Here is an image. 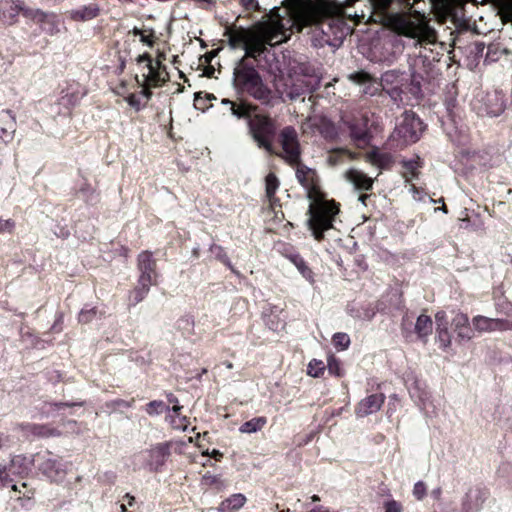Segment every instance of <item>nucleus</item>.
<instances>
[{
    "mask_svg": "<svg viewBox=\"0 0 512 512\" xmlns=\"http://www.w3.org/2000/svg\"><path fill=\"white\" fill-rule=\"evenodd\" d=\"M368 20L409 39L420 41L426 31L424 16L419 12L412 13L411 0H369Z\"/></svg>",
    "mask_w": 512,
    "mask_h": 512,
    "instance_id": "1",
    "label": "nucleus"
},
{
    "mask_svg": "<svg viewBox=\"0 0 512 512\" xmlns=\"http://www.w3.org/2000/svg\"><path fill=\"white\" fill-rule=\"evenodd\" d=\"M296 178L300 185L307 191V197L311 200L308 209V228L314 239L318 242L324 240V233L333 228L335 216L339 213V204L335 200H327L319 183L317 172L303 164L301 161L295 166Z\"/></svg>",
    "mask_w": 512,
    "mask_h": 512,
    "instance_id": "2",
    "label": "nucleus"
},
{
    "mask_svg": "<svg viewBox=\"0 0 512 512\" xmlns=\"http://www.w3.org/2000/svg\"><path fill=\"white\" fill-rule=\"evenodd\" d=\"M258 67L236 62L233 69V87L238 94L250 96L262 105L271 106L273 91L264 82Z\"/></svg>",
    "mask_w": 512,
    "mask_h": 512,
    "instance_id": "3",
    "label": "nucleus"
},
{
    "mask_svg": "<svg viewBox=\"0 0 512 512\" xmlns=\"http://www.w3.org/2000/svg\"><path fill=\"white\" fill-rule=\"evenodd\" d=\"M341 10L336 0H295L294 24L301 31L304 27L321 24Z\"/></svg>",
    "mask_w": 512,
    "mask_h": 512,
    "instance_id": "4",
    "label": "nucleus"
},
{
    "mask_svg": "<svg viewBox=\"0 0 512 512\" xmlns=\"http://www.w3.org/2000/svg\"><path fill=\"white\" fill-rule=\"evenodd\" d=\"M249 133L259 148L275 153L273 141L277 135V122L266 112L256 111L248 121Z\"/></svg>",
    "mask_w": 512,
    "mask_h": 512,
    "instance_id": "5",
    "label": "nucleus"
},
{
    "mask_svg": "<svg viewBox=\"0 0 512 512\" xmlns=\"http://www.w3.org/2000/svg\"><path fill=\"white\" fill-rule=\"evenodd\" d=\"M425 128L423 121L414 112L405 111L401 123L394 130V136L403 145L413 144L421 138Z\"/></svg>",
    "mask_w": 512,
    "mask_h": 512,
    "instance_id": "6",
    "label": "nucleus"
},
{
    "mask_svg": "<svg viewBox=\"0 0 512 512\" xmlns=\"http://www.w3.org/2000/svg\"><path fill=\"white\" fill-rule=\"evenodd\" d=\"M279 142L282 152H276V155L284 159L290 166H295L301 160V147L298 134L293 126L284 127L279 134Z\"/></svg>",
    "mask_w": 512,
    "mask_h": 512,
    "instance_id": "7",
    "label": "nucleus"
},
{
    "mask_svg": "<svg viewBox=\"0 0 512 512\" xmlns=\"http://www.w3.org/2000/svg\"><path fill=\"white\" fill-rule=\"evenodd\" d=\"M136 63L141 67V77L143 83H150V86L162 87L168 81H170V76L168 72H161L159 68L153 67V58L151 54L145 52L139 55L136 58Z\"/></svg>",
    "mask_w": 512,
    "mask_h": 512,
    "instance_id": "8",
    "label": "nucleus"
},
{
    "mask_svg": "<svg viewBox=\"0 0 512 512\" xmlns=\"http://www.w3.org/2000/svg\"><path fill=\"white\" fill-rule=\"evenodd\" d=\"M9 23L12 24L16 22L17 16L19 13H22L23 16L32 19L34 22L41 25L43 30H46L45 25L54 26L56 21V16L53 14H48L39 9H31L25 8L23 3L17 0V2L13 3L10 6V9L7 11Z\"/></svg>",
    "mask_w": 512,
    "mask_h": 512,
    "instance_id": "9",
    "label": "nucleus"
},
{
    "mask_svg": "<svg viewBox=\"0 0 512 512\" xmlns=\"http://www.w3.org/2000/svg\"><path fill=\"white\" fill-rule=\"evenodd\" d=\"M171 442H162L153 445L146 451L147 458L145 467L153 473H158L163 470L165 463L171 456Z\"/></svg>",
    "mask_w": 512,
    "mask_h": 512,
    "instance_id": "10",
    "label": "nucleus"
},
{
    "mask_svg": "<svg viewBox=\"0 0 512 512\" xmlns=\"http://www.w3.org/2000/svg\"><path fill=\"white\" fill-rule=\"evenodd\" d=\"M243 49L245 54L237 62L258 66H260L262 59L265 58V54L269 52L268 48L264 45L257 33L252 35L247 44L244 45Z\"/></svg>",
    "mask_w": 512,
    "mask_h": 512,
    "instance_id": "11",
    "label": "nucleus"
},
{
    "mask_svg": "<svg viewBox=\"0 0 512 512\" xmlns=\"http://www.w3.org/2000/svg\"><path fill=\"white\" fill-rule=\"evenodd\" d=\"M138 280L157 285V263L151 251H142L137 257Z\"/></svg>",
    "mask_w": 512,
    "mask_h": 512,
    "instance_id": "12",
    "label": "nucleus"
},
{
    "mask_svg": "<svg viewBox=\"0 0 512 512\" xmlns=\"http://www.w3.org/2000/svg\"><path fill=\"white\" fill-rule=\"evenodd\" d=\"M257 34L267 48L268 46L274 47L286 40L283 25L279 22L259 24Z\"/></svg>",
    "mask_w": 512,
    "mask_h": 512,
    "instance_id": "13",
    "label": "nucleus"
},
{
    "mask_svg": "<svg viewBox=\"0 0 512 512\" xmlns=\"http://www.w3.org/2000/svg\"><path fill=\"white\" fill-rule=\"evenodd\" d=\"M350 136L358 146L369 145L372 134L369 129V119L365 116L353 118L349 125Z\"/></svg>",
    "mask_w": 512,
    "mask_h": 512,
    "instance_id": "14",
    "label": "nucleus"
},
{
    "mask_svg": "<svg viewBox=\"0 0 512 512\" xmlns=\"http://www.w3.org/2000/svg\"><path fill=\"white\" fill-rule=\"evenodd\" d=\"M222 104L229 106L231 114L238 119H246L247 121L252 118L256 111H259V106L249 102L244 98H238L237 100L223 99Z\"/></svg>",
    "mask_w": 512,
    "mask_h": 512,
    "instance_id": "15",
    "label": "nucleus"
},
{
    "mask_svg": "<svg viewBox=\"0 0 512 512\" xmlns=\"http://www.w3.org/2000/svg\"><path fill=\"white\" fill-rule=\"evenodd\" d=\"M11 495L10 498L19 502L22 508H28L32 503L35 495V489L30 483L26 481H14L10 483Z\"/></svg>",
    "mask_w": 512,
    "mask_h": 512,
    "instance_id": "16",
    "label": "nucleus"
},
{
    "mask_svg": "<svg viewBox=\"0 0 512 512\" xmlns=\"http://www.w3.org/2000/svg\"><path fill=\"white\" fill-rule=\"evenodd\" d=\"M475 330L479 332L504 331L512 329V323L505 319H493L477 315L472 319Z\"/></svg>",
    "mask_w": 512,
    "mask_h": 512,
    "instance_id": "17",
    "label": "nucleus"
},
{
    "mask_svg": "<svg viewBox=\"0 0 512 512\" xmlns=\"http://www.w3.org/2000/svg\"><path fill=\"white\" fill-rule=\"evenodd\" d=\"M383 393H375L362 399L355 408L358 417H365L379 411L385 402Z\"/></svg>",
    "mask_w": 512,
    "mask_h": 512,
    "instance_id": "18",
    "label": "nucleus"
},
{
    "mask_svg": "<svg viewBox=\"0 0 512 512\" xmlns=\"http://www.w3.org/2000/svg\"><path fill=\"white\" fill-rule=\"evenodd\" d=\"M451 326L460 341H468L473 337V330L467 314L457 312L452 319Z\"/></svg>",
    "mask_w": 512,
    "mask_h": 512,
    "instance_id": "19",
    "label": "nucleus"
},
{
    "mask_svg": "<svg viewBox=\"0 0 512 512\" xmlns=\"http://www.w3.org/2000/svg\"><path fill=\"white\" fill-rule=\"evenodd\" d=\"M16 131V120L10 110H2L0 112V141L10 142Z\"/></svg>",
    "mask_w": 512,
    "mask_h": 512,
    "instance_id": "20",
    "label": "nucleus"
},
{
    "mask_svg": "<svg viewBox=\"0 0 512 512\" xmlns=\"http://www.w3.org/2000/svg\"><path fill=\"white\" fill-rule=\"evenodd\" d=\"M348 314L354 319L362 321H370L378 312V307L374 303L349 305Z\"/></svg>",
    "mask_w": 512,
    "mask_h": 512,
    "instance_id": "21",
    "label": "nucleus"
},
{
    "mask_svg": "<svg viewBox=\"0 0 512 512\" xmlns=\"http://www.w3.org/2000/svg\"><path fill=\"white\" fill-rule=\"evenodd\" d=\"M85 94V92H81L79 89L67 88L62 90L61 96L58 99V104L63 106L70 114L71 111L80 103Z\"/></svg>",
    "mask_w": 512,
    "mask_h": 512,
    "instance_id": "22",
    "label": "nucleus"
},
{
    "mask_svg": "<svg viewBox=\"0 0 512 512\" xmlns=\"http://www.w3.org/2000/svg\"><path fill=\"white\" fill-rule=\"evenodd\" d=\"M253 34V32L243 27L229 28L225 33L228 36L230 46L233 48H243Z\"/></svg>",
    "mask_w": 512,
    "mask_h": 512,
    "instance_id": "23",
    "label": "nucleus"
},
{
    "mask_svg": "<svg viewBox=\"0 0 512 512\" xmlns=\"http://www.w3.org/2000/svg\"><path fill=\"white\" fill-rule=\"evenodd\" d=\"M247 502V498L242 493H234L221 501L216 508L217 512H238Z\"/></svg>",
    "mask_w": 512,
    "mask_h": 512,
    "instance_id": "24",
    "label": "nucleus"
},
{
    "mask_svg": "<svg viewBox=\"0 0 512 512\" xmlns=\"http://www.w3.org/2000/svg\"><path fill=\"white\" fill-rule=\"evenodd\" d=\"M36 461L38 462L39 470L48 477H53L59 474L60 472V461L56 458H53L50 453L44 456H37Z\"/></svg>",
    "mask_w": 512,
    "mask_h": 512,
    "instance_id": "25",
    "label": "nucleus"
},
{
    "mask_svg": "<svg viewBox=\"0 0 512 512\" xmlns=\"http://www.w3.org/2000/svg\"><path fill=\"white\" fill-rule=\"evenodd\" d=\"M346 176L358 190L369 191L373 188V179L360 170L350 169Z\"/></svg>",
    "mask_w": 512,
    "mask_h": 512,
    "instance_id": "26",
    "label": "nucleus"
},
{
    "mask_svg": "<svg viewBox=\"0 0 512 512\" xmlns=\"http://www.w3.org/2000/svg\"><path fill=\"white\" fill-rule=\"evenodd\" d=\"M100 14V7L96 3L82 6L70 12L71 19L75 21H87L96 18Z\"/></svg>",
    "mask_w": 512,
    "mask_h": 512,
    "instance_id": "27",
    "label": "nucleus"
},
{
    "mask_svg": "<svg viewBox=\"0 0 512 512\" xmlns=\"http://www.w3.org/2000/svg\"><path fill=\"white\" fill-rule=\"evenodd\" d=\"M402 167L404 168L403 177L406 182H410L413 179H417L420 175V169L423 167V160L416 155L414 159L403 160L401 162Z\"/></svg>",
    "mask_w": 512,
    "mask_h": 512,
    "instance_id": "28",
    "label": "nucleus"
},
{
    "mask_svg": "<svg viewBox=\"0 0 512 512\" xmlns=\"http://www.w3.org/2000/svg\"><path fill=\"white\" fill-rule=\"evenodd\" d=\"M25 429L34 436L41 438L58 437L61 432L51 424H27Z\"/></svg>",
    "mask_w": 512,
    "mask_h": 512,
    "instance_id": "29",
    "label": "nucleus"
},
{
    "mask_svg": "<svg viewBox=\"0 0 512 512\" xmlns=\"http://www.w3.org/2000/svg\"><path fill=\"white\" fill-rule=\"evenodd\" d=\"M367 161L380 169H387L392 163V157L389 153H382L377 148H374L366 155Z\"/></svg>",
    "mask_w": 512,
    "mask_h": 512,
    "instance_id": "30",
    "label": "nucleus"
},
{
    "mask_svg": "<svg viewBox=\"0 0 512 512\" xmlns=\"http://www.w3.org/2000/svg\"><path fill=\"white\" fill-rule=\"evenodd\" d=\"M286 258L297 267L298 271L305 279L310 282L313 281L314 273L299 253L286 254Z\"/></svg>",
    "mask_w": 512,
    "mask_h": 512,
    "instance_id": "31",
    "label": "nucleus"
},
{
    "mask_svg": "<svg viewBox=\"0 0 512 512\" xmlns=\"http://www.w3.org/2000/svg\"><path fill=\"white\" fill-rule=\"evenodd\" d=\"M153 284L143 282L141 280H138V285L129 293V302L130 305H137L141 301L144 300V298L147 296V294L150 291V287Z\"/></svg>",
    "mask_w": 512,
    "mask_h": 512,
    "instance_id": "32",
    "label": "nucleus"
},
{
    "mask_svg": "<svg viewBox=\"0 0 512 512\" xmlns=\"http://www.w3.org/2000/svg\"><path fill=\"white\" fill-rule=\"evenodd\" d=\"M433 322L430 316L421 314L415 323V332L419 338H426L432 333Z\"/></svg>",
    "mask_w": 512,
    "mask_h": 512,
    "instance_id": "33",
    "label": "nucleus"
},
{
    "mask_svg": "<svg viewBox=\"0 0 512 512\" xmlns=\"http://www.w3.org/2000/svg\"><path fill=\"white\" fill-rule=\"evenodd\" d=\"M267 424V418L265 416H259L252 418L249 421L244 422L240 428L239 431L241 433H255L258 431H261L265 425Z\"/></svg>",
    "mask_w": 512,
    "mask_h": 512,
    "instance_id": "34",
    "label": "nucleus"
},
{
    "mask_svg": "<svg viewBox=\"0 0 512 512\" xmlns=\"http://www.w3.org/2000/svg\"><path fill=\"white\" fill-rule=\"evenodd\" d=\"M379 83L383 90L389 87L402 85V73L397 70L386 71L382 74Z\"/></svg>",
    "mask_w": 512,
    "mask_h": 512,
    "instance_id": "35",
    "label": "nucleus"
},
{
    "mask_svg": "<svg viewBox=\"0 0 512 512\" xmlns=\"http://www.w3.org/2000/svg\"><path fill=\"white\" fill-rule=\"evenodd\" d=\"M202 483L216 492H221L227 487L226 481L220 475H214L210 472L203 475Z\"/></svg>",
    "mask_w": 512,
    "mask_h": 512,
    "instance_id": "36",
    "label": "nucleus"
},
{
    "mask_svg": "<svg viewBox=\"0 0 512 512\" xmlns=\"http://www.w3.org/2000/svg\"><path fill=\"white\" fill-rule=\"evenodd\" d=\"M129 33L133 34L134 36H139L140 41L149 47H153L157 40L155 32L152 28L140 29L138 27H134Z\"/></svg>",
    "mask_w": 512,
    "mask_h": 512,
    "instance_id": "37",
    "label": "nucleus"
},
{
    "mask_svg": "<svg viewBox=\"0 0 512 512\" xmlns=\"http://www.w3.org/2000/svg\"><path fill=\"white\" fill-rule=\"evenodd\" d=\"M23 459L20 456H14L9 465H0V488L2 486H9L13 482L10 478L9 473L12 472V468L16 463L21 462Z\"/></svg>",
    "mask_w": 512,
    "mask_h": 512,
    "instance_id": "38",
    "label": "nucleus"
},
{
    "mask_svg": "<svg viewBox=\"0 0 512 512\" xmlns=\"http://www.w3.org/2000/svg\"><path fill=\"white\" fill-rule=\"evenodd\" d=\"M345 158H354V154L346 148H336L330 151L328 163L332 166L343 163Z\"/></svg>",
    "mask_w": 512,
    "mask_h": 512,
    "instance_id": "39",
    "label": "nucleus"
},
{
    "mask_svg": "<svg viewBox=\"0 0 512 512\" xmlns=\"http://www.w3.org/2000/svg\"><path fill=\"white\" fill-rule=\"evenodd\" d=\"M145 412L150 415H159L163 412H169L170 407L166 405L162 400H153L145 405Z\"/></svg>",
    "mask_w": 512,
    "mask_h": 512,
    "instance_id": "40",
    "label": "nucleus"
},
{
    "mask_svg": "<svg viewBox=\"0 0 512 512\" xmlns=\"http://www.w3.org/2000/svg\"><path fill=\"white\" fill-rule=\"evenodd\" d=\"M437 340L439 346L442 349H447L451 345V335L446 325L441 327V324L437 325Z\"/></svg>",
    "mask_w": 512,
    "mask_h": 512,
    "instance_id": "41",
    "label": "nucleus"
},
{
    "mask_svg": "<svg viewBox=\"0 0 512 512\" xmlns=\"http://www.w3.org/2000/svg\"><path fill=\"white\" fill-rule=\"evenodd\" d=\"M280 186V181L275 173L270 172L265 177V193L266 196L276 194L278 188Z\"/></svg>",
    "mask_w": 512,
    "mask_h": 512,
    "instance_id": "42",
    "label": "nucleus"
},
{
    "mask_svg": "<svg viewBox=\"0 0 512 512\" xmlns=\"http://www.w3.org/2000/svg\"><path fill=\"white\" fill-rule=\"evenodd\" d=\"M332 343L338 351H343L349 347L350 337L346 333L338 332L333 335Z\"/></svg>",
    "mask_w": 512,
    "mask_h": 512,
    "instance_id": "43",
    "label": "nucleus"
},
{
    "mask_svg": "<svg viewBox=\"0 0 512 512\" xmlns=\"http://www.w3.org/2000/svg\"><path fill=\"white\" fill-rule=\"evenodd\" d=\"M135 80H136V83L139 87H141V90L138 92L141 96V98H144L145 99V103L146 105L148 104V102L151 100L152 96H153V92H152V89L153 88H158L157 86H150V83H143L142 80L140 79V76L136 75L135 76Z\"/></svg>",
    "mask_w": 512,
    "mask_h": 512,
    "instance_id": "44",
    "label": "nucleus"
},
{
    "mask_svg": "<svg viewBox=\"0 0 512 512\" xmlns=\"http://www.w3.org/2000/svg\"><path fill=\"white\" fill-rule=\"evenodd\" d=\"M325 368L323 361L312 359L308 364V374L318 378L324 374Z\"/></svg>",
    "mask_w": 512,
    "mask_h": 512,
    "instance_id": "45",
    "label": "nucleus"
},
{
    "mask_svg": "<svg viewBox=\"0 0 512 512\" xmlns=\"http://www.w3.org/2000/svg\"><path fill=\"white\" fill-rule=\"evenodd\" d=\"M126 102L131 106L135 111L139 112L144 109L147 105L139 93H131L127 97H125Z\"/></svg>",
    "mask_w": 512,
    "mask_h": 512,
    "instance_id": "46",
    "label": "nucleus"
},
{
    "mask_svg": "<svg viewBox=\"0 0 512 512\" xmlns=\"http://www.w3.org/2000/svg\"><path fill=\"white\" fill-rule=\"evenodd\" d=\"M327 368L331 375H335L337 377H342L344 375L340 361L333 355L328 358Z\"/></svg>",
    "mask_w": 512,
    "mask_h": 512,
    "instance_id": "47",
    "label": "nucleus"
},
{
    "mask_svg": "<svg viewBox=\"0 0 512 512\" xmlns=\"http://www.w3.org/2000/svg\"><path fill=\"white\" fill-rule=\"evenodd\" d=\"M266 325L271 329L272 331L278 332L285 328V321L280 319L277 315L270 314L268 315L266 319Z\"/></svg>",
    "mask_w": 512,
    "mask_h": 512,
    "instance_id": "48",
    "label": "nucleus"
},
{
    "mask_svg": "<svg viewBox=\"0 0 512 512\" xmlns=\"http://www.w3.org/2000/svg\"><path fill=\"white\" fill-rule=\"evenodd\" d=\"M356 84L363 85L372 82L373 76L365 71H358L349 76Z\"/></svg>",
    "mask_w": 512,
    "mask_h": 512,
    "instance_id": "49",
    "label": "nucleus"
},
{
    "mask_svg": "<svg viewBox=\"0 0 512 512\" xmlns=\"http://www.w3.org/2000/svg\"><path fill=\"white\" fill-rule=\"evenodd\" d=\"M97 310L96 308H91L87 310H81L78 316V321L83 324H87L91 322L96 316Z\"/></svg>",
    "mask_w": 512,
    "mask_h": 512,
    "instance_id": "50",
    "label": "nucleus"
},
{
    "mask_svg": "<svg viewBox=\"0 0 512 512\" xmlns=\"http://www.w3.org/2000/svg\"><path fill=\"white\" fill-rule=\"evenodd\" d=\"M367 84H368V86H366L363 91L365 94L374 96V95L379 94L381 91H383L381 84L375 78H373L372 82L367 83Z\"/></svg>",
    "mask_w": 512,
    "mask_h": 512,
    "instance_id": "51",
    "label": "nucleus"
},
{
    "mask_svg": "<svg viewBox=\"0 0 512 512\" xmlns=\"http://www.w3.org/2000/svg\"><path fill=\"white\" fill-rule=\"evenodd\" d=\"M427 494V487L423 481H418L413 487V495L417 500H422Z\"/></svg>",
    "mask_w": 512,
    "mask_h": 512,
    "instance_id": "52",
    "label": "nucleus"
},
{
    "mask_svg": "<svg viewBox=\"0 0 512 512\" xmlns=\"http://www.w3.org/2000/svg\"><path fill=\"white\" fill-rule=\"evenodd\" d=\"M495 100H496V104L493 108H488L487 110V113L491 116H499L500 114H502L505 110V104H504V101L499 98V97H495Z\"/></svg>",
    "mask_w": 512,
    "mask_h": 512,
    "instance_id": "53",
    "label": "nucleus"
},
{
    "mask_svg": "<svg viewBox=\"0 0 512 512\" xmlns=\"http://www.w3.org/2000/svg\"><path fill=\"white\" fill-rule=\"evenodd\" d=\"M401 86L402 85H397V86L389 87V88L384 89L383 91H385L391 97V99L394 102H398V101L401 102L402 101V89H401Z\"/></svg>",
    "mask_w": 512,
    "mask_h": 512,
    "instance_id": "54",
    "label": "nucleus"
},
{
    "mask_svg": "<svg viewBox=\"0 0 512 512\" xmlns=\"http://www.w3.org/2000/svg\"><path fill=\"white\" fill-rule=\"evenodd\" d=\"M15 229V222L12 219L3 220L0 218V234L4 232L12 233Z\"/></svg>",
    "mask_w": 512,
    "mask_h": 512,
    "instance_id": "55",
    "label": "nucleus"
},
{
    "mask_svg": "<svg viewBox=\"0 0 512 512\" xmlns=\"http://www.w3.org/2000/svg\"><path fill=\"white\" fill-rule=\"evenodd\" d=\"M385 512H402V505L395 501L390 500L384 504Z\"/></svg>",
    "mask_w": 512,
    "mask_h": 512,
    "instance_id": "56",
    "label": "nucleus"
},
{
    "mask_svg": "<svg viewBox=\"0 0 512 512\" xmlns=\"http://www.w3.org/2000/svg\"><path fill=\"white\" fill-rule=\"evenodd\" d=\"M444 103L447 108V111L451 114L453 112V109L457 105L456 97L449 93V95L446 96Z\"/></svg>",
    "mask_w": 512,
    "mask_h": 512,
    "instance_id": "57",
    "label": "nucleus"
},
{
    "mask_svg": "<svg viewBox=\"0 0 512 512\" xmlns=\"http://www.w3.org/2000/svg\"><path fill=\"white\" fill-rule=\"evenodd\" d=\"M476 493H477V503H476V505L477 506H481L483 504V502L485 501V499L487 498L489 492L485 488H477L476 489Z\"/></svg>",
    "mask_w": 512,
    "mask_h": 512,
    "instance_id": "58",
    "label": "nucleus"
},
{
    "mask_svg": "<svg viewBox=\"0 0 512 512\" xmlns=\"http://www.w3.org/2000/svg\"><path fill=\"white\" fill-rule=\"evenodd\" d=\"M266 197L269 202V207L271 210L275 211L276 208L281 207L280 199L276 196V194L268 195Z\"/></svg>",
    "mask_w": 512,
    "mask_h": 512,
    "instance_id": "59",
    "label": "nucleus"
},
{
    "mask_svg": "<svg viewBox=\"0 0 512 512\" xmlns=\"http://www.w3.org/2000/svg\"><path fill=\"white\" fill-rule=\"evenodd\" d=\"M242 6L248 11H255L258 9L257 0H240Z\"/></svg>",
    "mask_w": 512,
    "mask_h": 512,
    "instance_id": "60",
    "label": "nucleus"
},
{
    "mask_svg": "<svg viewBox=\"0 0 512 512\" xmlns=\"http://www.w3.org/2000/svg\"><path fill=\"white\" fill-rule=\"evenodd\" d=\"M217 250L218 253H217V258L220 259L221 261L225 262V260H227V256L224 252V249L222 246H219V245H212L211 246V251H215Z\"/></svg>",
    "mask_w": 512,
    "mask_h": 512,
    "instance_id": "61",
    "label": "nucleus"
},
{
    "mask_svg": "<svg viewBox=\"0 0 512 512\" xmlns=\"http://www.w3.org/2000/svg\"><path fill=\"white\" fill-rule=\"evenodd\" d=\"M153 67H157V69L159 68V71L163 73L168 72L166 65L163 64L161 59H156L155 61L153 60Z\"/></svg>",
    "mask_w": 512,
    "mask_h": 512,
    "instance_id": "62",
    "label": "nucleus"
},
{
    "mask_svg": "<svg viewBox=\"0 0 512 512\" xmlns=\"http://www.w3.org/2000/svg\"><path fill=\"white\" fill-rule=\"evenodd\" d=\"M281 253L283 256L286 257V254L297 253V252L294 250V247L292 245L284 244L283 249L281 250Z\"/></svg>",
    "mask_w": 512,
    "mask_h": 512,
    "instance_id": "63",
    "label": "nucleus"
},
{
    "mask_svg": "<svg viewBox=\"0 0 512 512\" xmlns=\"http://www.w3.org/2000/svg\"><path fill=\"white\" fill-rule=\"evenodd\" d=\"M167 401L173 405L179 404L178 398L173 393H167L166 394Z\"/></svg>",
    "mask_w": 512,
    "mask_h": 512,
    "instance_id": "64",
    "label": "nucleus"
}]
</instances>
